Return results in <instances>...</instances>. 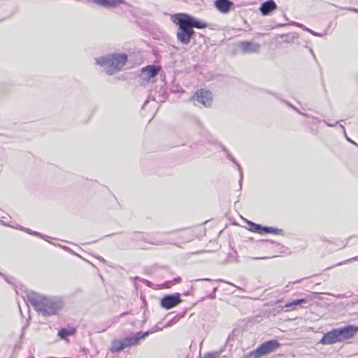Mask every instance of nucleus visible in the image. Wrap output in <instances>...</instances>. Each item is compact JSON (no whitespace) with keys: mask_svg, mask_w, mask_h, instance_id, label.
I'll return each mask as SVG.
<instances>
[{"mask_svg":"<svg viewBox=\"0 0 358 358\" xmlns=\"http://www.w3.org/2000/svg\"><path fill=\"white\" fill-rule=\"evenodd\" d=\"M33 235H34V236H39L40 238H43V235L42 234L39 233V232L34 231V232L33 233Z\"/></svg>","mask_w":358,"mask_h":358,"instance_id":"bb28decb","label":"nucleus"},{"mask_svg":"<svg viewBox=\"0 0 358 358\" xmlns=\"http://www.w3.org/2000/svg\"><path fill=\"white\" fill-rule=\"evenodd\" d=\"M180 280H181V278L180 277H178V278H174L173 282L175 283H178V282H180Z\"/></svg>","mask_w":358,"mask_h":358,"instance_id":"c756f323","label":"nucleus"},{"mask_svg":"<svg viewBox=\"0 0 358 358\" xmlns=\"http://www.w3.org/2000/svg\"><path fill=\"white\" fill-rule=\"evenodd\" d=\"M263 357L259 347L244 355V358H259Z\"/></svg>","mask_w":358,"mask_h":358,"instance_id":"dca6fc26","label":"nucleus"},{"mask_svg":"<svg viewBox=\"0 0 358 358\" xmlns=\"http://www.w3.org/2000/svg\"><path fill=\"white\" fill-rule=\"evenodd\" d=\"M159 328L157 327H155L153 328H152L150 330H149L148 331H150V334H152L157 331H158Z\"/></svg>","mask_w":358,"mask_h":358,"instance_id":"cd10ccee","label":"nucleus"},{"mask_svg":"<svg viewBox=\"0 0 358 358\" xmlns=\"http://www.w3.org/2000/svg\"><path fill=\"white\" fill-rule=\"evenodd\" d=\"M180 319V316L177 315H176L172 320H171L168 323L166 324V327H171L173 324L177 323Z\"/></svg>","mask_w":358,"mask_h":358,"instance_id":"4be33fe9","label":"nucleus"},{"mask_svg":"<svg viewBox=\"0 0 358 358\" xmlns=\"http://www.w3.org/2000/svg\"><path fill=\"white\" fill-rule=\"evenodd\" d=\"M144 240H145V241H146L152 245H163L166 244V242H165L162 240L157 239V238H148V239H144Z\"/></svg>","mask_w":358,"mask_h":358,"instance_id":"aec40b11","label":"nucleus"},{"mask_svg":"<svg viewBox=\"0 0 358 358\" xmlns=\"http://www.w3.org/2000/svg\"><path fill=\"white\" fill-rule=\"evenodd\" d=\"M127 314V312H124L120 315V317H123Z\"/></svg>","mask_w":358,"mask_h":358,"instance_id":"c9c22d12","label":"nucleus"},{"mask_svg":"<svg viewBox=\"0 0 358 358\" xmlns=\"http://www.w3.org/2000/svg\"><path fill=\"white\" fill-rule=\"evenodd\" d=\"M202 280V279H199V280ZM203 280H207V281H210V279H208V278H205V279H203Z\"/></svg>","mask_w":358,"mask_h":358,"instance_id":"e433bc0d","label":"nucleus"},{"mask_svg":"<svg viewBox=\"0 0 358 358\" xmlns=\"http://www.w3.org/2000/svg\"><path fill=\"white\" fill-rule=\"evenodd\" d=\"M172 19L173 22L178 26L176 36L178 41L182 45H188L190 43L195 34L193 28L203 29L207 27L205 22L186 13L175 14Z\"/></svg>","mask_w":358,"mask_h":358,"instance_id":"f257e3e1","label":"nucleus"},{"mask_svg":"<svg viewBox=\"0 0 358 358\" xmlns=\"http://www.w3.org/2000/svg\"><path fill=\"white\" fill-rule=\"evenodd\" d=\"M276 9L277 5L273 0H268L262 3L259 7V10L262 15H268Z\"/></svg>","mask_w":358,"mask_h":358,"instance_id":"f8f14e48","label":"nucleus"},{"mask_svg":"<svg viewBox=\"0 0 358 358\" xmlns=\"http://www.w3.org/2000/svg\"><path fill=\"white\" fill-rule=\"evenodd\" d=\"M352 259L357 260V259H358V257H354Z\"/></svg>","mask_w":358,"mask_h":358,"instance_id":"4c0bfd02","label":"nucleus"},{"mask_svg":"<svg viewBox=\"0 0 358 358\" xmlns=\"http://www.w3.org/2000/svg\"><path fill=\"white\" fill-rule=\"evenodd\" d=\"M348 141L352 142L350 139H349L348 137H346Z\"/></svg>","mask_w":358,"mask_h":358,"instance_id":"ea45409f","label":"nucleus"},{"mask_svg":"<svg viewBox=\"0 0 358 358\" xmlns=\"http://www.w3.org/2000/svg\"><path fill=\"white\" fill-rule=\"evenodd\" d=\"M127 61V56L125 54H113L96 58V64L101 66L109 75L121 70Z\"/></svg>","mask_w":358,"mask_h":358,"instance_id":"7ed1b4c3","label":"nucleus"},{"mask_svg":"<svg viewBox=\"0 0 358 358\" xmlns=\"http://www.w3.org/2000/svg\"><path fill=\"white\" fill-rule=\"evenodd\" d=\"M215 7L222 13H227L234 8V3L229 0H216Z\"/></svg>","mask_w":358,"mask_h":358,"instance_id":"9b49d317","label":"nucleus"},{"mask_svg":"<svg viewBox=\"0 0 358 358\" xmlns=\"http://www.w3.org/2000/svg\"><path fill=\"white\" fill-rule=\"evenodd\" d=\"M280 346V343L276 340L266 341L259 347L263 356L275 351Z\"/></svg>","mask_w":358,"mask_h":358,"instance_id":"9d476101","label":"nucleus"},{"mask_svg":"<svg viewBox=\"0 0 358 358\" xmlns=\"http://www.w3.org/2000/svg\"><path fill=\"white\" fill-rule=\"evenodd\" d=\"M238 47L244 54L257 53L260 50V45L259 43L248 41L240 42Z\"/></svg>","mask_w":358,"mask_h":358,"instance_id":"6e6552de","label":"nucleus"},{"mask_svg":"<svg viewBox=\"0 0 358 358\" xmlns=\"http://www.w3.org/2000/svg\"><path fill=\"white\" fill-rule=\"evenodd\" d=\"M340 127H341V129H342V130H343V133H344V134H345V135L346 136V132H345V130L344 127H343L342 124H340Z\"/></svg>","mask_w":358,"mask_h":358,"instance_id":"7c9ffc66","label":"nucleus"},{"mask_svg":"<svg viewBox=\"0 0 358 358\" xmlns=\"http://www.w3.org/2000/svg\"><path fill=\"white\" fill-rule=\"evenodd\" d=\"M31 358H33V357H31Z\"/></svg>","mask_w":358,"mask_h":358,"instance_id":"a19ab883","label":"nucleus"},{"mask_svg":"<svg viewBox=\"0 0 358 358\" xmlns=\"http://www.w3.org/2000/svg\"><path fill=\"white\" fill-rule=\"evenodd\" d=\"M218 281H220V282H226V283H228V284H229V285H232V286H234V287H237V288H238V289H242L241 287H238V286H236V285H234V284H232V283H231V282H227V281H224V280H218Z\"/></svg>","mask_w":358,"mask_h":358,"instance_id":"a878e982","label":"nucleus"},{"mask_svg":"<svg viewBox=\"0 0 358 358\" xmlns=\"http://www.w3.org/2000/svg\"><path fill=\"white\" fill-rule=\"evenodd\" d=\"M150 331H138L129 336H127L124 338L125 345L127 348L131 346L138 345L139 344L140 340L145 339L150 334Z\"/></svg>","mask_w":358,"mask_h":358,"instance_id":"423d86ee","label":"nucleus"},{"mask_svg":"<svg viewBox=\"0 0 358 358\" xmlns=\"http://www.w3.org/2000/svg\"><path fill=\"white\" fill-rule=\"evenodd\" d=\"M127 348L124 344V339L122 340H115L112 342L110 351L112 352H119L124 349Z\"/></svg>","mask_w":358,"mask_h":358,"instance_id":"ddd939ff","label":"nucleus"},{"mask_svg":"<svg viewBox=\"0 0 358 358\" xmlns=\"http://www.w3.org/2000/svg\"><path fill=\"white\" fill-rule=\"evenodd\" d=\"M340 340L336 329L324 334L321 338L320 343L323 345H331L340 343Z\"/></svg>","mask_w":358,"mask_h":358,"instance_id":"1a4fd4ad","label":"nucleus"},{"mask_svg":"<svg viewBox=\"0 0 358 358\" xmlns=\"http://www.w3.org/2000/svg\"><path fill=\"white\" fill-rule=\"evenodd\" d=\"M27 301L36 310L44 316L56 315L63 307V301L58 297H49L35 292L27 294Z\"/></svg>","mask_w":358,"mask_h":358,"instance_id":"f03ea898","label":"nucleus"},{"mask_svg":"<svg viewBox=\"0 0 358 358\" xmlns=\"http://www.w3.org/2000/svg\"><path fill=\"white\" fill-rule=\"evenodd\" d=\"M297 112H298L299 114L302 115H304V116H306V117H309V115H308L305 114V113H301V112H300V111H299V110H297Z\"/></svg>","mask_w":358,"mask_h":358,"instance_id":"2f4dec72","label":"nucleus"},{"mask_svg":"<svg viewBox=\"0 0 358 358\" xmlns=\"http://www.w3.org/2000/svg\"><path fill=\"white\" fill-rule=\"evenodd\" d=\"M192 101L195 106L201 104L204 107H208L213 102L212 93L208 90L201 89L192 97Z\"/></svg>","mask_w":358,"mask_h":358,"instance_id":"20e7f679","label":"nucleus"},{"mask_svg":"<svg viewBox=\"0 0 358 358\" xmlns=\"http://www.w3.org/2000/svg\"><path fill=\"white\" fill-rule=\"evenodd\" d=\"M227 157L229 160H231V162H233L234 164H236L237 165L239 173H240V180H239V182H240V185H241V181L243 180V172H242V170H241V168L240 165L236 163V162L234 159V158L229 153H227Z\"/></svg>","mask_w":358,"mask_h":358,"instance_id":"412c9836","label":"nucleus"},{"mask_svg":"<svg viewBox=\"0 0 358 358\" xmlns=\"http://www.w3.org/2000/svg\"><path fill=\"white\" fill-rule=\"evenodd\" d=\"M160 70V67L155 66V65H150L148 66L145 68L143 69V73H146L148 77L149 78H153L155 76L157 75Z\"/></svg>","mask_w":358,"mask_h":358,"instance_id":"4468645a","label":"nucleus"},{"mask_svg":"<svg viewBox=\"0 0 358 358\" xmlns=\"http://www.w3.org/2000/svg\"><path fill=\"white\" fill-rule=\"evenodd\" d=\"M181 302L180 295L178 293L166 295L161 299V306L166 309H171Z\"/></svg>","mask_w":358,"mask_h":358,"instance_id":"0eeeda50","label":"nucleus"},{"mask_svg":"<svg viewBox=\"0 0 358 358\" xmlns=\"http://www.w3.org/2000/svg\"><path fill=\"white\" fill-rule=\"evenodd\" d=\"M311 32L312 34L315 35V36H318V34L317 33H315V31H310Z\"/></svg>","mask_w":358,"mask_h":358,"instance_id":"f704fd0d","label":"nucleus"},{"mask_svg":"<svg viewBox=\"0 0 358 358\" xmlns=\"http://www.w3.org/2000/svg\"><path fill=\"white\" fill-rule=\"evenodd\" d=\"M15 228L17 229H20V230H22V231H24L27 233H28L29 234H31V235H33V233L34 232V231H32V230H31L29 229L24 228L23 227H22L20 225H17V227H15Z\"/></svg>","mask_w":358,"mask_h":358,"instance_id":"b1692460","label":"nucleus"},{"mask_svg":"<svg viewBox=\"0 0 358 358\" xmlns=\"http://www.w3.org/2000/svg\"><path fill=\"white\" fill-rule=\"evenodd\" d=\"M282 231V229H279L277 228H274L272 227H262V233H272L275 234H278Z\"/></svg>","mask_w":358,"mask_h":358,"instance_id":"a211bd4d","label":"nucleus"},{"mask_svg":"<svg viewBox=\"0 0 358 358\" xmlns=\"http://www.w3.org/2000/svg\"><path fill=\"white\" fill-rule=\"evenodd\" d=\"M217 290V288L216 287H214L213 289V292L211 294H210L209 295H208L207 296L202 298L201 300L203 301L205 299H208V298L211 299H215V297H216L215 293H216Z\"/></svg>","mask_w":358,"mask_h":358,"instance_id":"5701e85b","label":"nucleus"},{"mask_svg":"<svg viewBox=\"0 0 358 358\" xmlns=\"http://www.w3.org/2000/svg\"><path fill=\"white\" fill-rule=\"evenodd\" d=\"M339 340L343 342L352 338L358 332V327L355 325H347L336 329Z\"/></svg>","mask_w":358,"mask_h":358,"instance_id":"39448f33","label":"nucleus"},{"mask_svg":"<svg viewBox=\"0 0 358 358\" xmlns=\"http://www.w3.org/2000/svg\"><path fill=\"white\" fill-rule=\"evenodd\" d=\"M248 229L251 231L262 234V226L251 221H247Z\"/></svg>","mask_w":358,"mask_h":358,"instance_id":"f3484780","label":"nucleus"},{"mask_svg":"<svg viewBox=\"0 0 358 358\" xmlns=\"http://www.w3.org/2000/svg\"><path fill=\"white\" fill-rule=\"evenodd\" d=\"M323 122H325L327 124V125L329 127H334L338 123V122H336L334 124H330V123L327 122L326 120H323Z\"/></svg>","mask_w":358,"mask_h":358,"instance_id":"c85d7f7f","label":"nucleus"},{"mask_svg":"<svg viewBox=\"0 0 358 358\" xmlns=\"http://www.w3.org/2000/svg\"><path fill=\"white\" fill-rule=\"evenodd\" d=\"M148 100L145 101L144 104H143V106L148 103Z\"/></svg>","mask_w":358,"mask_h":358,"instance_id":"58836bf2","label":"nucleus"},{"mask_svg":"<svg viewBox=\"0 0 358 358\" xmlns=\"http://www.w3.org/2000/svg\"><path fill=\"white\" fill-rule=\"evenodd\" d=\"M218 354L216 352H210L204 355L203 358H217Z\"/></svg>","mask_w":358,"mask_h":358,"instance_id":"393cba45","label":"nucleus"},{"mask_svg":"<svg viewBox=\"0 0 358 358\" xmlns=\"http://www.w3.org/2000/svg\"><path fill=\"white\" fill-rule=\"evenodd\" d=\"M348 10H352V11H354V12H356V13H357V12H358V10H357V9H356V8H348Z\"/></svg>","mask_w":358,"mask_h":358,"instance_id":"72a5a7b5","label":"nucleus"},{"mask_svg":"<svg viewBox=\"0 0 358 358\" xmlns=\"http://www.w3.org/2000/svg\"><path fill=\"white\" fill-rule=\"evenodd\" d=\"M76 331V329L73 327L70 328H63L60 329L58 332V336L62 339H66L68 336L73 335Z\"/></svg>","mask_w":358,"mask_h":358,"instance_id":"2eb2a0df","label":"nucleus"},{"mask_svg":"<svg viewBox=\"0 0 358 358\" xmlns=\"http://www.w3.org/2000/svg\"><path fill=\"white\" fill-rule=\"evenodd\" d=\"M0 275H1V276H2V277H3V278H5V280H6L7 282H10V281H9V280H8L5 277V276H4V275H3L2 273H1V272H0Z\"/></svg>","mask_w":358,"mask_h":358,"instance_id":"473e14b6","label":"nucleus"},{"mask_svg":"<svg viewBox=\"0 0 358 358\" xmlns=\"http://www.w3.org/2000/svg\"><path fill=\"white\" fill-rule=\"evenodd\" d=\"M308 301L305 299H296L290 303H287L284 307L285 308H291L292 306L302 305L303 303H307Z\"/></svg>","mask_w":358,"mask_h":358,"instance_id":"6ab92c4d","label":"nucleus"}]
</instances>
